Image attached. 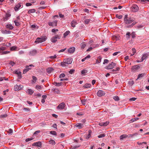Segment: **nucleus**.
<instances>
[{
  "label": "nucleus",
  "instance_id": "f257e3e1",
  "mask_svg": "<svg viewBox=\"0 0 149 149\" xmlns=\"http://www.w3.org/2000/svg\"><path fill=\"white\" fill-rule=\"evenodd\" d=\"M124 22L126 24H129L131 23L134 21V20L131 18H128V15H125L124 18Z\"/></svg>",
  "mask_w": 149,
  "mask_h": 149
},
{
  "label": "nucleus",
  "instance_id": "f03ea898",
  "mask_svg": "<svg viewBox=\"0 0 149 149\" xmlns=\"http://www.w3.org/2000/svg\"><path fill=\"white\" fill-rule=\"evenodd\" d=\"M47 39L46 36L42 37L41 38H37L35 41V42L38 43H41L45 41Z\"/></svg>",
  "mask_w": 149,
  "mask_h": 149
},
{
  "label": "nucleus",
  "instance_id": "7ed1b4c3",
  "mask_svg": "<svg viewBox=\"0 0 149 149\" xmlns=\"http://www.w3.org/2000/svg\"><path fill=\"white\" fill-rule=\"evenodd\" d=\"M116 65V64L115 63L112 62L111 63L109 64V65L105 68L107 70L111 69L115 67Z\"/></svg>",
  "mask_w": 149,
  "mask_h": 149
},
{
  "label": "nucleus",
  "instance_id": "20e7f679",
  "mask_svg": "<svg viewBox=\"0 0 149 149\" xmlns=\"http://www.w3.org/2000/svg\"><path fill=\"white\" fill-rule=\"evenodd\" d=\"M138 6L136 4H133L131 8V10L134 12H137L139 10Z\"/></svg>",
  "mask_w": 149,
  "mask_h": 149
},
{
  "label": "nucleus",
  "instance_id": "39448f33",
  "mask_svg": "<svg viewBox=\"0 0 149 149\" xmlns=\"http://www.w3.org/2000/svg\"><path fill=\"white\" fill-rule=\"evenodd\" d=\"M11 15L10 13H6L4 16L2 18L3 21L4 22L6 21L11 16Z\"/></svg>",
  "mask_w": 149,
  "mask_h": 149
},
{
  "label": "nucleus",
  "instance_id": "423d86ee",
  "mask_svg": "<svg viewBox=\"0 0 149 149\" xmlns=\"http://www.w3.org/2000/svg\"><path fill=\"white\" fill-rule=\"evenodd\" d=\"M140 68V67L139 65H135L132 67L131 70L133 72H136Z\"/></svg>",
  "mask_w": 149,
  "mask_h": 149
},
{
  "label": "nucleus",
  "instance_id": "0eeeda50",
  "mask_svg": "<svg viewBox=\"0 0 149 149\" xmlns=\"http://www.w3.org/2000/svg\"><path fill=\"white\" fill-rule=\"evenodd\" d=\"M33 66H34L32 64H30L29 65L26 66L25 69L24 70L23 73L25 74L26 72L29 71V70L31 69V67Z\"/></svg>",
  "mask_w": 149,
  "mask_h": 149
},
{
  "label": "nucleus",
  "instance_id": "6e6552de",
  "mask_svg": "<svg viewBox=\"0 0 149 149\" xmlns=\"http://www.w3.org/2000/svg\"><path fill=\"white\" fill-rule=\"evenodd\" d=\"M64 61L67 64H71L72 62V59L71 58H68L64 59Z\"/></svg>",
  "mask_w": 149,
  "mask_h": 149
},
{
  "label": "nucleus",
  "instance_id": "1a4fd4ad",
  "mask_svg": "<svg viewBox=\"0 0 149 149\" xmlns=\"http://www.w3.org/2000/svg\"><path fill=\"white\" fill-rule=\"evenodd\" d=\"M57 21L55 20L52 22H48V24L49 26H57Z\"/></svg>",
  "mask_w": 149,
  "mask_h": 149
},
{
  "label": "nucleus",
  "instance_id": "9d476101",
  "mask_svg": "<svg viewBox=\"0 0 149 149\" xmlns=\"http://www.w3.org/2000/svg\"><path fill=\"white\" fill-rule=\"evenodd\" d=\"M23 87V86L20 85L19 86L16 85L14 86V89L15 91H19Z\"/></svg>",
  "mask_w": 149,
  "mask_h": 149
},
{
  "label": "nucleus",
  "instance_id": "9b49d317",
  "mask_svg": "<svg viewBox=\"0 0 149 149\" xmlns=\"http://www.w3.org/2000/svg\"><path fill=\"white\" fill-rule=\"evenodd\" d=\"M105 93L102 90H99L97 93V95L98 96L101 97L104 95Z\"/></svg>",
  "mask_w": 149,
  "mask_h": 149
},
{
  "label": "nucleus",
  "instance_id": "f8f14e48",
  "mask_svg": "<svg viewBox=\"0 0 149 149\" xmlns=\"http://www.w3.org/2000/svg\"><path fill=\"white\" fill-rule=\"evenodd\" d=\"M65 107V104L64 102H62L57 107L58 109H62L64 108Z\"/></svg>",
  "mask_w": 149,
  "mask_h": 149
},
{
  "label": "nucleus",
  "instance_id": "ddd939ff",
  "mask_svg": "<svg viewBox=\"0 0 149 149\" xmlns=\"http://www.w3.org/2000/svg\"><path fill=\"white\" fill-rule=\"evenodd\" d=\"M33 146L41 147L42 146L41 143L40 141H38L32 144Z\"/></svg>",
  "mask_w": 149,
  "mask_h": 149
},
{
  "label": "nucleus",
  "instance_id": "4468645a",
  "mask_svg": "<svg viewBox=\"0 0 149 149\" xmlns=\"http://www.w3.org/2000/svg\"><path fill=\"white\" fill-rule=\"evenodd\" d=\"M37 51L36 50H32L29 52V54L31 56H34L36 54Z\"/></svg>",
  "mask_w": 149,
  "mask_h": 149
},
{
  "label": "nucleus",
  "instance_id": "2eb2a0df",
  "mask_svg": "<svg viewBox=\"0 0 149 149\" xmlns=\"http://www.w3.org/2000/svg\"><path fill=\"white\" fill-rule=\"evenodd\" d=\"M75 50V48L74 47H72L68 50V52L69 53H73L74 52Z\"/></svg>",
  "mask_w": 149,
  "mask_h": 149
},
{
  "label": "nucleus",
  "instance_id": "dca6fc26",
  "mask_svg": "<svg viewBox=\"0 0 149 149\" xmlns=\"http://www.w3.org/2000/svg\"><path fill=\"white\" fill-rule=\"evenodd\" d=\"M75 126L79 129H80L83 127L84 125L81 123H78L75 125Z\"/></svg>",
  "mask_w": 149,
  "mask_h": 149
},
{
  "label": "nucleus",
  "instance_id": "f3484780",
  "mask_svg": "<svg viewBox=\"0 0 149 149\" xmlns=\"http://www.w3.org/2000/svg\"><path fill=\"white\" fill-rule=\"evenodd\" d=\"M6 27L7 29L12 30L13 29L14 27L12 24H8L6 25Z\"/></svg>",
  "mask_w": 149,
  "mask_h": 149
},
{
  "label": "nucleus",
  "instance_id": "a211bd4d",
  "mask_svg": "<svg viewBox=\"0 0 149 149\" xmlns=\"http://www.w3.org/2000/svg\"><path fill=\"white\" fill-rule=\"evenodd\" d=\"M21 7V5L20 3H18L15 7L14 9L15 11H17Z\"/></svg>",
  "mask_w": 149,
  "mask_h": 149
},
{
  "label": "nucleus",
  "instance_id": "6ab92c4d",
  "mask_svg": "<svg viewBox=\"0 0 149 149\" xmlns=\"http://www.w3.org/2000/svg\"><path fill=\"white\" fill-rule=\"evenodd\" d=\"M77 24V22L76 20H73L71 22V26L72 27H74L75 26V25Z\"/></svg>",
  "mask_w": 149,
  "mask_h": 149
},
{
  "label": "nucleus",
  "instance_id": "aec40b11",
  "mask_svg": "<svg viewBox=\"0 0 149 149\" xmlns=\"http://www.w3.org/2000/svg\"><path fill=\"white\" fill-rule=\"evenodd\" d=\"M102 57L101 56H99L97 59H96V62L95 63L98 64L100 63L101 59Z\"/></svg>",
  "mask_w": 149,
  "mask_h": 149
},
{
  "label": "nucleus",
  "instance_id": "412c9836",
  "mask_svg": "<svg viewBox=\"0 0 149 149\" xmlns=\"http://www.w3.org/2000/svg\"><path fill=\"white\" fill-rule=\"evenodd\" d=\"M1 32L3 34H10L11 32L9 31H7L5 30H2L1 31Z\"/></svg>",
  "mask_w": 149,
  "mask_h": 149
},
{
  "label": "nucleus",
  "instance_id": "4be33fe9",
  "mask_svg": "<svg viewBox=\"0 0 149 149\" xmlns=\"http://www.w3.org/2000/svg\"><path fill=\"white\" fill-rule=\"evenodd\" d=\"M127 137V135L126 134H123L120 136V140H123L124 138Z\"/></svg>",
  "mask_w": 149,
  "mask_h": 149
},
{
  "label": "nucleus",
  "instance_id": "5701e85b",
  "mask_svg": "<svg viewBox=\"0 0 149 149\" xmlns=\"http://www.w3.org/2000/svg\"><path fill=\"white\" fill-rule=\"evenodd\" d=\"M148 56V54H143L141 58V61H143L144 60L146 59Z\"/></svg>",
  "mask_w": 149,
  "mask_h": 149
},
{
  "label": "nucleus",
  "instance_id": "b1692460",
  "mask_svg": "<svg viewBox=\"0 0 149 149\" xmlns=\"http://www.w3.org/2000/svg\"><path fill=\"white\" fill-rule=\"evenodd\" d=\"M145 75V73H143L139 74L137 78L136 79V80L142 77L143 76H144Z\"/></svg>",
  "mask_w": 149,
  "mask_h": 149
},
{
  "label": "nucleus",
  "instance_id": "393cba45",
  "mask_svg": "<svg viewBox=\"0 0 149 149\" xmlns=\"http://www.w3.org/2000/svg\"><path fill=\"white\" fill-rule=\"evenodd\" d=\"M53 70L54 69L52 68H49L47 69V72L49 73H51Z\"/></svg>",
  "mask_w": 149,
  "mask_h": 149
},
{
  "label": "nucleus",
  "instance_id": "a878e982",
  "mask_svg": "<svg viewBox=\"0 0 149 149\" xmlns=\"http://www.w3.org/2000/svg\"><path fill=\"white\" fill-rule=\"evenodd\" d=\"M62 82L60 83H57L56 82H54V84L56 86H59L62 85Z\"/></svg>",
  "mask_w": 149,
  "mask_h": 149
},
{
  "label": "nucleus",
  "instance_id": "bb28decb",
  "mask_svg": "<svg viewBox=\"0 0 149 149\" xmlns=\"http://www.w3.org/2000/svg\"><path fill=\"white\" fill-rule=\"evenodd\" d=\"M87 72L88 71L86 70L85 69H84L81 71V74L85 75Z\"/></svg>",
  "mask_w": 149,
  "mask_h": 149
},
{
  "label": "nucleus",
  "instance_id": "cd10ccee",
  "mask_svg": "<svg viewBox=\"0 0 149 149\" xmlns=\"http://www.w3.org/2000/svg\"><path fill=\"white\" fill-rule=\"evenodd\" d=\"M26 92L30 95L32 94L34 92V91L33 90L30 89H28L27 90Z\"/></svg>",
  "mask_w": 149,
  "mask_h": 149
},
{
  "label": "nucleus",
  "instance_id": "c85d7f7f",
  "mask_svg": "<svg viewBox=\"0 0 149 149\" xmlns=\"http://www.w3.org/2000/svg\"><path fill=\"white\" fill-rule=\"evenodd\" d=\"M70 33V31H66L63 34V37L64 38H65Z\"/></svg>",
  "mask_w": 149,
  "mask_h": 149
},
{
  "label": "nucleus",
  "instance_id": "c756f323",
  "mask_svg": "<svg viewBox=\"0 0 149 149\" xmlns=\"http://www.w3.org/2000/svg\"><path fill=\"white\" fill-rule=\"evenodd\" d=\"M139 119V118H133L130 120V123H132L135 121H136Z\"/></svg>",
  "mask_w": 149,
  "mask_h": 149
},
{
  "label": "nucleus",
  "instance_id": "7c9ffc66",
  "mask_svg": "<svg viewBox=\"0 0 149 149\" xmlns=\"http://www.w3.org/2000/svg\"><path fill=\"white\" fill-rule=\"evenodd\" d=\"M49 142L52 145H54L55 144V142L54 140H51L49 141Z\"/></svg>",
  "mask_w": 149,
  "mask_h": 149
},
{
  "label": "nucleus",
  "instance_id": "2f4dec72",
  "mask_svg": "<svg viewBox=\"0 0 149 149\" xmlns=\"http://www.w3.org/2000/svg\"><path fill=\"white\" fill-rule=\"evenodd\" d=\"M51 41L52 42H55L57 41V40L55 38L54 36H53L52 38Z\"/></svg>",
  "mask_w": 149,
  "mask_h": 149
},
{
  "label": "nucleus",
  "instance_id": "473e14b6",
  "mask_svg": "<svg viewBox=\"0 0 149 149\" xmlns=\"http://www.w3.org/2000/svg\"><path fill=\"white\" fill-rule=\"evenodd\" d=\"M91 86V85L89 84H86L84 85V87L86 88H89Z\"/></svg>",
  "mask_w": 149,
  "mask_h": 149
},
{
  "label": "nucleus",
  "instance_id": "72a5a7b5",
  "mask_svg": "<svg viewBox=\"0 0 149 149\" xmlns=\"http://www.w3.org/2000/svg\"><path fill=\"white\" fill-rule=\"evenodd\" d=\"M36 12V10L34 9L29 10L28 12L29 13H34Z\"/></svg>",
  "mask_w": 149,
  "mask_h": 149
},
{
  "label": "nucleus",
  "instance_id": "f704fd0d",
  "mask_svg": "<svg viewBox=\"0 0 149 149\" xmlns=\"http://www.w3.org/2000/svg\"><path fill=\"white\" fill-rule=\"evenodd\" d=\"M137 135V133H135L134 134H129L127 135V137L129 138L131 137H132L134 136Z\"/></svg>",
  "mask_w": 149,
  "mask_h": 149
},
{
  "label": "nucleus",
  "instance_id": "c9c22d12",
  "mask_svg": "<svg viewBox=\"0 0 149 149\" xmlns=\"http://www.w3.org/2000/svg\"><path fill=\"white\" fill-rule=\"evenodd\" d=\"M67 64L65 62V61L63 60V61L61 62V65L62 67H65L67 66Z\"/></svg>",
  "mask_w": 149,
  "mask_h": 149
},
{
  "label": "nucleus",
  "instance_id": "e433bc0d",
  "mask_svg": "<svg viewBox=\"0 0 149 149\" xmlns=\"http://www.w3.org/2000/svg\"><path fill=\"white\" fill-rule=\"evenodd\" d=\"M54 36L57 40L60 39L61 37V35L58 34Z\"/></svg>",
  "mask_w": 149,
  "mask_h": 149
},
{
  "label": "nucleus",
  "instance_id": "4c0bfd02",
  "mask_svg": "<svg viewBox=\"0 0 149 149\" xmlns=\"http://www.w3.org/2000/svg\"><path fill=\"white\" fill-rule=\"evenodd\" d=\"M14 22L16 26H19L20 25V23L18 22L17 20H14Z\"/></svg>",
  "mask_w": 149,
  "mask_h": 149
},
{
  "label": "nucleus",
  "instance_id": "58836bf2",
  "mask_svg": "<svg viewBox=\"0 0 149 149\" xmlns=\"http://www.w3.org/2000/svg\"><path fill=\"white\" fill-rule=\"evenodd\" d=\"M50 134L55 136L57 134L56 132L54 131H50Z\"/></svg>",
  "mask_w": 149,
  "mask_h": 149
},
{
  "label": "nucleus",
  "instance_id": "ea45409f",
  "mask_svg": "<svg viewBox=\"0 0 149 149\" xmlns=\"http://www.w3.org/2000/svg\"><path fill=\"white\" fill-rule=\"evenodd\" d=\"M17 47L15 46L11 47L10 48V50L11 51L16 50L17 49Z\"/></svg>",
  "mask_w": 149,
  "mask_h": 149
},
{
  "label": "nucleus",
  "instance_id": "a19ab883",
  "mask_svg": "<svg viewBox=\"0 0 149 149\" xmlns=\"http://www.w3.org/2000/svg\"><path fill=\"white\" fill-rule=\"evenodd\" d=\"M113 98L116 101H118L119 100V98L117 96H114L113 97Z\"/></svg>",
  "mask_w": 149,
  "mask_h": 149
},
{
  "label": "nucleus",
  "instance_id": "79ce46f5",
  "mask_svg": "<svg viewBox=\"0 0 149 149\" xmlns=\"http://www.w3.org/2000/svg\"><path fill=\"white\" fill-rule=\"evenodd\" d=\"M105 136V134H100L98 136L99 138H101L104 137Z\"/></svg>",
  "mask_w": 149,
  "mask_h": 149
},
{
  "label": "nucleus",
  "instance_id": "37998d69",
  "mask_svg": "<svg viewBox=\"0 0 149 149\" xmlns=\"http://www.w3.org/2000/svg\"><path fill=\"white\" fill-rule=\"evenodd\" d=\"M56 57L57 56L56 54L54 55V56H51L49 57V58L52 59L56 58Z\"/></svg>",
  "mask_w": 149,
  "mask_h": 149
},
{
  "label": "nucleus",
  "instance_id": "c03bdc74",
  "mask_svg": "<svg viewBox=\"0 0 149 149\" xmlns=\"http://www.w3.org/2000/svg\"><path fill=\"white\" fill-rule=\"evenodd\" d=\"M7 115L6 114L1 115H0V117L2 118H5L7 117Z\"/></svg>",
  "mask_w": 149,
  "mask_h": 149
},
{
  "label": "nucleus",
  "instance_id": "a18cd8bd",
  "mask_svg": "<svg viewBox=\"0 0 149 149\" xmlns=\"http://www.w3.org/2000/svg\"><path fill=\"white\" fill-rule=\"evenodd\" d=\"M132 36V38H134V37H136V34L134 32H132L131 35Z\"/></svg>",
  "mask_w": 149,
  "mask_h": 149
},
{
  "label": "nucleus",
  "instance_id": "49530a36",
  "mask_svg": "<svg viewBox=\"0 0 149 149\" xmlns=\"http://www.w3.org/2000/svg\"><path fill=\"white\" fill-rule=\"evenodd\" d=\"M75 71V70L74 69H72L70 70L69 72V73L71 74H73Z\"/></svg>",
  "mask_w": 149,
  "mask_h": 149
},
{
  "label": "nucleus",
  "instance_id": "de8ad7c7",
  "mask_svg": "<svg viewBox=\"0 0 149 149\" xmlns=\"http://www.w3.org/2000/svg\"><path fill=\"white\" fill-rule=\"evenodd\" d=\"M123 16L122 15H119L118 14L116 15V17L119 19H120L122 18Z\"/></svg>",
  "mask_w": 149,
  "mask_h": 149
},
{
  "label": "nucleus",
  "instance_id": "09e8293b",
  "mask_svg": "<svg viewBox=\"0 0 149 149\" xmlns=\"http://www.w3.org/2000/svg\"><path fill=\"white\" fill-rule=\"evenodd\" d=\"M10 52V51H3L2 52L1 55L6 54L9 53Z\"/></svg>",
  "mask_w": 149,
  "mask_h": 149
},
{
  "label": "nucleus",
  "instance_id": "8fccbe9b",
  "mask_svg": "<svg viewBox=\"0 0 149 149\" xmlns=\"http://www.w3.org/2000/svg\"><path fill=\"white\" fill-rule=\"evenodd\" d=\"M109 123V121H107L105 122H103V126H106Z\"/></svg>",
  "mask_w": 149,
  "mask_h": 149
},
{
  "label": "nucleus",
  "instance_id": "3c124183",
  "mask_svg": "<svg viewBox=\"0 0 149 149\" xmlns=\"http://www.w3.org/2000/svg\"><path fill=\"white\" fill-rule=\"evenodd\" d=\"M36 88L38 90H40L41 89V87L40 85H38L36 86Z\"/></svg>",
  "mask_w": 149,
  "mask_h": 149
},
{
  "label": "nucleus",
  "instance_id": "603ef678",
  "mask_svg": "<svg viewBox=\"0 0 149 149\" xmlns=\"http://www.w3.org/2000/svg\"><path fill=\"white\" fill-rule=\"evenodd\" d=\"M33 139V138H27L25 140V141L26 142H29L30 141H31Z\"/></svg>",
  "mask_w": 149,
  "mask_h": 149
},
{
  "label": "nucleus",
  "instance_id": "864d4df0",
  "mask_svg": "<svg viewBox=\"0 0 149 149\" xmlns=\"http://www.w3.org/2000/svg\"><path fill=\"white\" fill-rule=\"evenodd\" d=\"M90 19H86L84 21V23L85 24H88L89 22L90 21Z\"/></svg>",
  "mask_w": 149,
  "mask_h": 149
},
{
  "label": "nucleus",
  "instance_id": "5fc2aeb1",
  "mask_svg": "<svg viewBox=\"0 0 149 149\" xmlns=\"http://www.w3.org/2000/svg\"><path fill=\"white\" fill-rule=\"evenodd\" d=\"M32 78L33 79V80L35 81H33V82H34V83L37 80V79L36 77H35L34 76H32Z\"/></svg>",
  "mask_w": 149,
  "mask_h": 149
},
{
  "label": "nucleus",
  "instance_id": "6e6d98bb",
  "mask_svg": "<svg viewBox=\"0 0 149 149\" xmlns=\"http://www.w3.org/2000/svg\"><path fill=\"white\" fill-rule=\"evenodd\" d=\"M11 43H7L6 44H4L3 45L8 47L10 46H11Z\"/></svg>",
  "mask_w": 149,
  "mask_h": 149
},
{
  "label": "nucleus",
  "instance_id": "4d7b16f0",
  "mask_svg": "<svg viewBox=\"0 0 149 149\" xmlns=\"http://www.w3.org/2000/svg\"><path fill=\"white\" fill-rule=\"evenodd\" d=\"M129 84L130 85L132 86L134 84V81L132 80H130L129 81Z\"/></svg>",
  "mask_w": 149,
  "mask_h": 149
},
{
  "label": "nucleus",
  "instance_id": "13d9d810",
  "mask_svg": "<svg viewBox=\"0 0 149 149\" xmlns=\"http://www.w3.org/2000/svg\"><path fill=\"white\" fill-rule=\"evenodd\" d=\"M86 46V44L84 43H83L82 44L81 46V48L82 49H84Z\"/></svg>",
  "mask_w": 149,
  "mask_h": 149
},
{
  "label": "nucleus",
  "instance_id": "bf43d9fd",
  "mask_svg": "<svg viewBox=\"0 0 149 149\" xmlns=\"http://www.w3.org/2000/svg\"><path fill=\"white\" fill-rule=\"evenodd\" d=\"M86 100L84 99L83 100H81V102L82 104H86Z\"/></svg>",
  "mask_w": 149,
  "mask_h": 149
},
{
  "label": "nucleus",
  "instance_id": "052dcab7",
  "mask_svg": "<svg viewBox=\"0 0 149 149\" xmlns=\"http://www.w3.org/2000/svg\"><path fill=\"white\" fill-rule=\"evenodd\" d=\"M6 49V47H1L0 48V50H1L2 51L5 50Z\"/></svg>",
  "mask_w": 149,
  "mask_h": 149
},
{
  "label": "nucleus",
  "instance_id": "680f3d73",
  "mask_svg": "<svg viewBox=\"0 0 149 149\" xmlns=\"http://www.w3.org/2000/svg\"><path fill=\"white\" fill-rule=\"evenodd\" d=\"M108 62H109V61L107 59H104V61L103 63V64H104L106 63H108Z\"/></svg>",
  "mask_w": 149,
  "mask_h": 149
},
{
  "label": "nucleus",
  "instance_id": "e2e57ef3",
  "mask_svg": "<svg viewBox=\"0 0 149 149\" xmlns=\"http://www.w3.org/2000/svg\"><path fill=\"white\" fill-rule=\"evenodd\" d=\"M58 31V29H53L52 30V31L53 33H55V32H57Z\"/></svg>",
  "mask_w": 149,
  "mask_h": 149
},
{
  "label": "nucleus",
  "instance_id": "0e129e2a",
  "mask_svg": "<svg viewBox=\"0 0 149 149\" xmlns=\"http://www.w3.org/2000/svg\"><path fill=\"white\" fill-rule=\"evenodd\" d=\"M18 78L19 79L22 78L21 72H19V74H18Z\"/></svg>",
  "mask_w": 149,
  "mask_h": 149
},
{
  "label": "nucleus",
  "instance_id": "69168bd1",
  "mask_svg": "<svg viewBox=\"0 0 149 149\" xmlns=\"http://www.w3.org/2000/svg\"><path fill=\"white\" fill-rule=\"evenodd\" d=\"M65 76V75L64 74L62 73L59 75V77H64Z\"/></svg>",
  "mask_w": 149,
  "mask_h": 149
},
{
  "label": "nucleus",
  "instance_id": "338daca9",
  "mask_svg": "<svg viewBox=\"0 0 149 149\" xmlns=\"http://www.w3.org/2000/svg\"><path fill=\"white\" fill-rule=\"evenodd\" d=\"M143 26V25H139L136 26V28L137 29H141L142 28Z\"/></svg>",
  "mask_w": 149,
  "mask_h": 149
},
{
  "label": "nucleus",
  "instance_id": "774afa93",
  "mask_svg": "<svg viewBox=\"0 0 149 149\" xmlns=\"http://www.w3.org/2000/svg\"><path fill=\"white\" fill-rule=\"evenodd\" d=\"M136 98L135 97H132L129 100L130 101H134L136 100Z\"/></svg>",
  "mask_w": 149,
  "mask_h": 149
}]
</instances>
